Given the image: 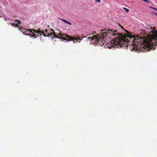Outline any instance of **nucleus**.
<instances>
[{"label":"nucleus","instance_id":"nucleus-1","mask_svg":"<svg viewBox=\"0 0 157 157\" xmlns=\"http://www.w3.org/2000/svg\"><path fill=\"white\" fill-rule=\"evenodd\" d=\"M106 30L102 29L101 30V32L97 36H94L92 37H88L87 38V40H92V42L94 44H97L99 43L100 45L103 46L105 43V38L107 36L109 37L113 36L114 38L110 42L107 47L109 48H122L126 47L129 45H131L130 48L132 50L136 51H149L151 49H154V45L155 46L157 43V31L156 30H152V32L153 33L155 31V33H157L156 36L154 37L150 43H146L145 45L143 44L145 42L144 39V38L140 37L139 36L136 37L131 35L123 37L121 36V34H118L117 31L112 29H108L107 31L103 32Z\"/></svg>","mask_w":157,"mask_h":157},{"label":"nucleus","instance_id":"nucleus-2","mask_svg":"<svg viewBox=\"0 0 157 157\" xmlns=\"http://www.w3.org/2000/svg\"><path fill=\"white\" fill-rule=\"evenodd\" d=\"M40 31V33H39L41 35V33H42L43 35L44 36H50L53 35V37L55 38H58L59 39H63L64 40L67 41H73L74 43L78 42L79 43L82 40L83 38H80L77 35L74 36H71L67 35L66 34H63L61 33H59L58 34L56 33L52 32L49 34L47 33L48 31L47 29H45L44 31L39 30L37 31Z\"/></svg>","mask_w":157,"mask_h":157},{"label":"nucleus","instance_id":"nucleus-3","mask_svg":"<svg viewBox=\"0 0 157 157\" xmlns=\"http://www.w3.org/2000/svg\"><path fill=\"white\" fill-rule=\"evenodd\" d=\"M18 28H19V30H21V31L23 32V34L27 36H29L31 37L36 38L37 36H36V34H34V33L40 32V31H37L33 29H22L20 27H18Z\"/></svg>","mask_w":157,"mask_h":157},{"label":"nucleus","instance_id":"nucleus-4","mask_svg":"<svg viewBox=\"0 0 157 157\" xmlns=\"http://www.w3.org/2000/svg\"><path fill=\"white\" fill-rule=\"evenodd\" d=\"M18 28H19V30H21V31L23 32V34L27 36H29L31 37L36 38L37 36H36V34H34V33L40 32V31H37L33 29H22L20 27H18Z\"/></svg>","mask_w":157,"mask_h":157},{"label":"nucleus","instance_id":"nucleus-5","mask_svg":"<svg viewBox=\"0 0 157 157\" xmlns=\"http://www.w3.org/2000/svg\"><path fill=\"white\" fill-rule=\"evenodd\" d=\"M21 23V22L19 21L18 20H16L15 21V23H12L10 24L12 26L14 27H18V24L20 25Z\"/></svg>","mask_w":157,"mask_h":157},{"label":"nucleus","instance_id":"nucleus-6","mask_svg":"<svg viewBox=\"0 0 157 157\" xmlns=\"http://www.w3.org/2000/svg\"><path fill=\"white\" fill-rule=\"evenodd\" d=\"M123 8L124 10H125V11L126 12H129V9H128L127 8Z\"/></svg>","mask_w":157,"mask_h":157},{"label":"nucleus","instance_id":"nucleus-7","mask_svg":"<svg viewBox=\"0 0 157 157\" xmlns=\"http://www.w3.org/2000/svg\"><path fill=\"white\" fill-rule=\"evenodd\" d=\"M66 23H67V24L69 25H71V23H70V22H69V21H66Z\"/></svg>","mask_w":157,"mask_h":157},{"label":"nucleus","instance_id":"nucleus-8","mask_svg":"<svg viewBox=\"0 0 157 157\" xmlns=\"http://www.w3.org/2000/svg\"><path fill=\"white\" fill-rule=\"evenodd\" d=\"M61 20L63 21V22L66 23L67 20L64 19H61Z\"/></svg>","mask_w":157,"mask_h":157},{"label":"nucleus","instance_id":"nucleus-9","mask_svg":"<svg viewBox=\"0 0 157 157\" xmlns=\"http://www.w3.org/2000/svg\"><path fill=\"white\" fill-rule=\"evenodd\" d=\"M95 0V1L97 2H100V0Z\"/></svg>","mask_w":157,"mask_h":157},{"label":"nucleus","instance_id":"nucleus-10","mask_svg":"<svg viewBox=\"0 0 157 157\" xmlns=\"http://www.w3.org/2000/svg\"><path fill=\"white\" fill-rule=\"evenodd\" d=\"M143 1H145V2H148V3H149V2L147 0H142Z\"/></svg>","mask_w":157,"mask_h":157},{"label":"nucleus","instance_id":"nucleus-11","mask_svg":"<svg viewBox=\"0 0 157 157\" xmlns=\"http://www.w3.org/2000/svg\"><path fill=\"white\" fill-rule=\"evenodd\" d=\"M153 9L154 10H156L157 11V9L155 8H153Z\"/></svg>","mask_w":157,"mask_h":157},{"label":"nucleus","instance_id":"nucleus-12","mask_svg":"<svg viewBox=\"0 0 157 157\" xmlns=\"http://www.w3.org/2000/svg\"><path fill=\"white\" fill-rule=\"evenodd\" d=\"M155 14L156 15H157V13H155Z\"/></svg>","mask_w":157,"mask_h":157}]
</instances>
